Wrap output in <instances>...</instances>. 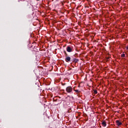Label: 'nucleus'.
Segmentation results:
<instances>
[{
  "mask_svg": "<svg viewBox=\"0 0 128 128\" xmlns=\"http://www.w3.org/2000/svg\"><path fill=\"white\" fill-rule=\"evenodd\" d=\"M116 124L117 126H120L122 124V122H120V120H116Z\"/></svg>",
  "mask_w": 128,
  "mask_h": 128,
  "instance_id": "4",
  "label": "nucleus"
},
{
  "mask_svg": "<svg viewBox=\"0 0 128 128\" xmlns=\"http://www.w3.org/2000/svg\"><path fill=\"white\" fill-rule=\"evenodd\" d=\"M74 62H78V60L76 58H74Z\"/></svg>",
  "mask_w": 128,
  "mask_h": 128,
  "instance_id": "6",
  "label": "nucleus"
},
{
  "mask_svg": "<svg viewBox=\"0 0 128 128\" xmlns=\"http://www.w3.org/2000/svg\"><path fill=\"white\" fill-rule=\"evenodd\" d=\"M67 92H72V88L71 86H68L66 88Z\"/></svg>",
  "mask_w": 128,
  "mask_h": 128,
  "instance_id": "1",
  "label": "nucleus"
},
{
  "mask_svg": "<svg viewBox=\"0 0 128 128\" xmlns=\"http://www.w3.org/2000/svg\"><path fill=\"white\" fill-rule=\"evenodd\" d=\"M94 94H98V91H96V90H94Z\"/></svg>",
  "mask_w": 128,
  "mask_h": 128,
  "instance_id": "8",
  "label": "nucleus"
},
{
  "mask_svg": "<svg viewBox=\"0 0 128 128\" xmlns=\"http://www.w3.org/2000/svg\"><path fill=\"white\" fill-rule=\"evenodd\" d=\"M102 126H106V122H102Z\"/></svg>",
  "mask_w": 128,
  "mask_h": 128,
  "instance_id": "5",
  "label": "nucleus"
},
{
  "mask_svg": "<svg viewBox=\"0 0 128 128\" xmlns=\"http://www.w3.org/2000/svg\"><path fill=\"white\" fill-rule=\"evenodd\" d=\"M124 56H125V54H122V58H124Z\"/></svg>",
  "mask_w": 128,
  "mask_h": 128,
  "instance_id": "9",
  "label": "nucleus"
},
{
  "mask_svg": "<svg viewBox=\"0 0 128 128\" xmlns=\"http://www.w3.org/2000/svg\"><path fill=\"white\" fill-rule=\"evenodd\" d=\"M65 60L67 62H70V57L66 56V58H65Z\"/></svg>",
  "mask_w": 128,
  "mask_h": 128,
  "instance_id": "3",
  "label": "nucleus"
},
{
  "mask_svg": "<svg viewBox=\"0 0 128 128\" xmlns=\"http://www.w3.org/2000/svg\"><path fill=\"white\" fill-rule=\"evenodd\" d=\"M66 50H67V52H72V48L70 46H68L66 48Z\"/></svg>",
  "mask_w": 128,
  "mask_h": 128,
  "instance_id": "2",
  "label": "nucleus"
},
{
  "mask_svg": "<svg viewBox=\"0 0 128 128\" xmlns=\"http://www.w3.org/2000/svg\"><path fill=\"white\" fill-rule=\"evenodd\" d=\"M127 50H128V47H127Z\"/></svg>",
  "mask_w": 128,
  "mask_h": 128,
  "instance_id": "10",
  "label": "nucleus"
},
{
  "mask_svg": "<svg viewBox=\"0 0 128 128\" xmlns=\"http://www.w3.org/2000/svg\"><path fill=\"white\" fill-rule=\"evenodd\" d=\"M74 92H80V91L79 90H74Z\"/></svg>",
  "mask_w": 128,
  "mask_h": 128,
  "instance_id": "7",
  "label": "nucleus"
}]
</instances>
